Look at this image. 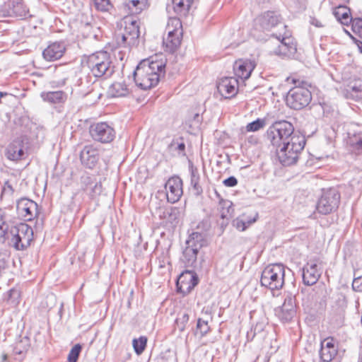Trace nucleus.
<instances>
[{
  "label": "nucleus",
  "instance_id": "6ab92c4d",
  "mask_svg": "<svg viewBox=\"0 0 362 362\" xmlns=\"http://www.w3.org/2000/svg\"><path fill=\"white\" fill-rule=\"evenodd\" d=\"M217 88L223 97L231 98L238 93V81L233 77H225L218 82Z\"/></svg>",
  "mask_w": 362,
  "mask_h": 362
},
{
  "label": "nucleus",
  "instance_id": "f03ea898",
  "mask_svg": "<svg viewBox=\"0 0 362 362\" xmlns=\"http://www.w3.org/2000/svg\"><path fill=\"white\" fill-rule=\"evenodd\" d=\"M166 59L162 55H155L143 59L133 73L137 86L147 90L156 86L164 77Z\"/></svg>",
  "mask_w": 362,
  "mask_h": 362
},
{
  "label": "nucleus",
  "instance_id": "4be33fe9",
  "mask_svg": "<svg viewBox=\"0 0 362 362\" xmlns=\"http://www.w3.org/2000/svg\"><path fill=\"white\" fill-rule=\"evenodd\" d=\"M124 23L125 25L124 30L120 31L129 38L130 42H133L134 41L139 44L140 32L137 21L132 18L125 17Z\"/></svg>",
  "mask_w": 362,
  "mask_h": 362
},
{
  "label": "nucleus",
  "instance_id": "58836bf2",
  "mask_svg": "<svg viewBox=\"0 0 362 362\" xmlns=\"http://www.w3.org/2000/svg\"><path fill=\"white\" fill-rule=\"evenodd\" d=\"M337 349L320 348V357L322 362H330L337 354Z\"/></svg>",
  "mask_w": 362,
  "mask_h": 362
},
{
  "label": "nucleus",
  "instance_id": "a211bd4d",
  "mask_svg": "<svg viewBox=\"0 0 362 362\" xmlns=\"http://www.w3.org/2000/svg\"><path fill=\"white\" fill-rule=\"evenodd\" d=\"M155 214L163 221L176 226L179 223L180 210L177 207L160 206L156 209Z\"/></svg>",
  "mask_w": 362,
  "mask_h": 362
},
{
  "label": "nucleus",
  "instance_id": "0eeeda50",
  "mask_svg": "<svg viewBox=\"0 0 362 362\" xmlns=\"http://www.w3.org/2000/svg\"><path fill=\"white\" fill-rule=\"evenodd\" d=\"M10 235L8 245L16 250H24L30 245L33 240V230L29 225L21 223L11 227Z\"/></svg>",
  "mask_w": 362,
  "mask_h": 362
},
{
  "label": "nucleus",
  "instance_id": "72a5a7b5",
  "mask_svg": "<svg viewBox=\"0 0 362 362\" xmlns=\"http://www.w3.org/2000/svg\"><path fill=\"white\" fill-rule=\"evenodd\" d=\"M30 347V339L28 337H21L13 347V352L16 355H24Z\"/></svg>",
  "mask_w": 362,
  "mask_h": 362
},
{
  "label": "nucleus",
  "instance_id": "4468645a",
  "mask_svg": "<svg viewBox=\"0 0 362 362\" xmlns=\"http://www.w3.org/2000/svg\"><path fill=\"white\" fill-rule=\"evenodd\" d=\"M16 211L19 216L25 221H30L39 214L37 203L28 198H21L17 201Z\"/></svg>",
  "mask_w": 362,
  "mask_h": 362
},
{
  "label": "nucleus",
  "instance_id": "473e14b6",
  "mask_svg": "<svg viewBox=\"0 0 362 362\" xmlns=\"http://www.w3.org/2000/svg\"><path fill=\"white\" fill-rule=\"evenodd\" d=\"M347 93L356 100H362V81L356 80L348 86Z\"/></svg>",
  "mask_w": 362,
  "mask_h": 362
},
{
  "label": "nucleus",
  "instance_id": "412c9836",
  "mask_svg": "<svg viewBox=\"0 0 362 362\" xmlns=\"http://www.w3.org/2000/svg\"><path fill=\"white\" fill-rule=\"evenodd\" d=\"M65 50L66 46L64 42H54L43 50L42 56L46 61L52 62L60 59Z\"/></svg>",
  "mask_w": 362,
  "mask_h": 362
},
{
  "label": "nucleus",
  "instance_id": "ea45409f",
  "mask_svg": "<svg viewBox=\"0 0 362 362\" xmlns=\"http://www.w3.org/2000/svg\"><path fill=\"white\" fill-rule=\"evenodd\" d=\"M147 338L146 337H140L139 339H134L132 344L136 354L139 355L144 352L146 349Z\"/></svg>",
  "mask_w": 362,
  "mask_h": 362
},
{
  "label": "nucleus",
  "instance_id": "ddd939ff",
  "mask_svg": "<svg viewBox=\"0 0 362 362\" xmlns=\"http://www.w3.org/2000/svg\"><path fill=\"white\" fill-rule=\"evenodd\" d=\"M297 303L296 296L287 293L283 305L275 310L276 315L282 322H288L296 316Z\"/></svg>",
  "mask_w": 362,
  "mask_h": 362
},
{
  "label": "nucleus",
  "instance_id": "680f3d73",
  "mask_svg": "<svg viewBox=\"0 0 362 362\" xmlns=\"http://www.w3.org/2000/svg\"><path fill=\"white\" fill-rule=\"evenodd\" d=\"M245 221H246L247 228H248L251 224H252L253 223H255L257 221V218H245Z\"/></svg>",
  "mask_w": 362,
  "mask_h": 362
},
{
  "label": "nucleus",
  "instance_id": "8fccbe9b",
  "mask_svg": "<svg viewBox=\"0 0 362 362\" xmlns=\"http://www.w3.org/2000/svg\"><path fill=\"white\" fill-rule=\"evenodd\" d=\"M81 183L83 187V190L88 192L90 186L95 183V181L89 175H83L81 177Z\"/></svg>",
  "mask_w": 362,
  "mask_h": 362
},
{
  "label": "nucleus",
  "instance_id": "49530a36",
  "mask_svg": "<svg viewBox=\"0 0 362 362\" xmlns=\"http://www.w3.org/2000/svg\"><path fill=\"white\" fill-rule=\"evenodd\" d=\"M102 185L100 182H95L90 187L88 191L86 192L91 199H95L102 192Z\"/></svg>",
  "mask_w": 362,
  "mask_h": 362
},
{
  "label": "nucleus",
  "instance_id": "4c0bfd02",
  "mask_svg": "<svg viewBox=\"0 0 362 362\" xmlns=\"http://www.w3.org/2000/svg\"><path fill=\"white\" fill-rule=\"evenodd\" d=\"M272 37H276L279 41H281L284 45L288 49V52L294 54L297 51L296 44L293 42V39L290 37H284L281 34L279 35L277 34L273 33L272 35Z\"/></svg>",
  "mask_w": 362,
  "mask_h": 362
},
{
  "label": "nucleus",
  "instance_id": "37998d69",
  "mask_svg": "<svg viewBox=\"0 0 362 362\" xmlns=\"http://www.w3.org/2000/svg\"><path fill=\"white\" fill-rule=\"evenodd\" d=\"M82 350V346L79 344H75L70 350L68 355V362H77L79 354Z\"/></svg>",
  "mask_w": 362,
  "mask_h": 362
},
{
  "label": "nucleus",
  "instance_id": "bf43d9fd",
  "mask_svg": "<svg viewBox=\"0 0 362 362\" xmlns=\"http://www.w3.org/2000/svg\"><path fill=\"white\" fill-rule=\"evenodd\" d=\"M10 228L8 224L4 219V216L0 215V231Z\"/></svg>",
  "mask_w": 362,
  "mask_h": 362
},
{
  "label": "nucleus",
  "instance_id": "c9c22d12",
  "mask_svg": "<svg viewBox=\"0 0 362 362\" xmlns=\"http://www.w3.org/2000/svg\"><path fill=\"white\" fill-rule=\"evenodd\" d=\"M221 207L220 216L222 219H229L233 213V203L229 200L221 199L219 202Z\"/></svg>",
  "mask_w": 362,
  "mask_h": 362
},
{
  "label": "nucleus",
  "instance_id": "bb28decb",
  "mask_svg": "<svg viewBox=\"0 0 362 362\" xmlns=\"http://www.w3.org/2000/svg\"><path fill=\"white\" fill-rule=\"evenodd\" d=\"M40 97L43 101L50 104L64 103L67 100V94L62 90L42 92Z\"/></svg>",
  "mask_w": 362,
  "mask_h": 362
},
{
  "label": "nucleus",
  "instance_id": "7c9ffc66",
  "mask_svg": "<svg viewBox=\"0 0 362 362\" xmlns=\"http://www.w3.org/2000/svg\"><path fill=\"white\" fill-rule=\"evenodd\" d=\"M80 32L83 38L93 40H98L100 33L99 28H93L89 23L82 24L80 28Z\"/></svg>",
  "mask_w": 362,
  "mask_h": 362
},
{
  "label": "nucleus",
  "instance_id": "20e7f679",
  "mask_svg": "<svg viewBox=\"0 0 362 362\" xmlns=\"http://www.w3.org/2000/svg\"><path fill=\"white\" fill-rule=\"evenodd\" d=\"M185 245L181 260L185 267L195 268L199 250L208 245L206 235L204 233L192 232L186 240Z\"/></svg>",
  "mask_w": 362,
  "mask_h": 362
},
{
  "label": "nucleus",
  "instance_id": "1a4fd4ad",
  "mask_svg": "<svg viewBox=\"0 0 362 362\" xmlns=\"http://www.w3.org/2000/svg\"><path fill=\"white\" fill-rule=\"evenodd\" d=\"M31 16L23 0H6L0 6V18L25 19Z\"/></svg>",
  "mask_w": 362,
  "mask_h": 362
},
{
  "label": "nucleus",
  "instance_id": "a18cd8bd",
  "mask_svg": "<svg viewBox=\"0 0 362 362\" xmlns=\"http://www.w3.org/2000/svg\"><path fill=\"white\" fill-rule=\"evenodd\" d=\"M169 148L172 151H177L179 156H185V144L183 141L180 143L173 140L169 145Z\"/></svg>",
  "mask_w": 362,
  "mask_h": 362
},
{
  "label": "nucleus",
  "instance_id": "c85d7f7f",
  "mask_svg": "<svg viewBox=\"0 0 362 362\" xmlns=\"http://www.w3.org/2000/svg\"><path fill=\"white\" fill-rule=\"evenodd\" d=\"M333 15L341 22V23L348 25L349 23L352 25V21L354 18L350 16V9L345 6H339L333 10Z\"/></svg>",
  "mask_w": 362,
  "mask_h": 362
},
{
  "label": "nucleus",
  "instance_id": "6e6d98bb",
  "mask_svg": "<svg viewBox=\"0 0 362 362\" xmlns=\"http://www.w3.org/2000/svg\"><path fill=\"white\" fill-rule=\"evenodd\" d=\"M320 348H327V349H337L334 344V338L333 337H327L325 339L321 342Z\"/></svg>",
  "mask_w": 362,
  "mask_h": 362
},
{
  "label": "nucleus",
  "instance_id": "774afa93",
  "mask_svg": "<svg viewBox=\"0 0 362 362\" xmlns=\"http://www.w3.org/2000/svg\"><path fill=\"white\" fill-rule=\"evenodd\" d=\"M91 91H92V89L88 90L85 95H87V94L90 93Z\"/></svg>",
  "mask_w": 362,
  "mask_h": 362
},
{
  "label": "nucleus",
  "instance_id": "0e129e2a",
  "mask_svg": "<svg viewBox=\"0 0 362 362\" xmlns=\"http://www.w3.org/2000/svg\"><path fill=\"white\" fill-rule=\"evenodd\" d=\"M356 44L358 47V49L359 52L362 54V41L361 40H356Z\"/></svg>",
  "mask_w": 362,
  "mask_h": 362
},
{
  "label": "nucleus",
  "instance_id": "09e8293b",
  "mask_svg": "<svg viewBox=\"0 0 362 362\" xmlns=\"http://www.w3.org/2000/svg\"><path fill=\"white\" fill-rule=\"evenodd\" d=\"M197 329L199 331L202 337L206 335L210 330L208 321L199 318L197 320Z\"/></svg>",
  "mask_w": 362,
  "mask_h": 362
},
{
  "label": "nucleus",
  "instance_id": "9b49d317",
  "mask_svg": "<svg viewBox=\"0 0 362 362\" xmlns=\"http://www.w3.org/2000/svg\"><path fill=\"white\" fill-rule=\"evenodd\" d=\"M91 138L101 144H110L115 138L116 132L112 127L107 122H97L89 127Z\"/></svg>",
  "mask_w": 362,
  "mask_h": 362
},
{
  "label": "nucleus",
  "instance_id": "4d7b16f0",
  "mask_svg": "<svg viewBox=\"0 0 362 362\" xmlns=\"http://www.w3.org/2000/svg\"><path fill=\"white\" fill-rule=\"evenodd\" d=\"M225 186L233 187L238 185V180L234 176H230L223 181Z\"/></svg>",
  "mask_w": 362,
  "mask_h": 362
},
{
  "label": "nucleus",
  "instance_id": "de8ad7c7",
  "mask_svg": "<svg viewBox=\"0 0 362 362\" xmlns=\"http://www.w3.org/2000/svg\"><path fill=\"white\" fill-rule=\"evenodd\" d=\"M352 31L359 37L362 38V18H355L354 20L352 21L351 25Z\"/></svg>",
  "mask_w": 362,
  "mask_h": 362
},
{
  "label": "nucleus",
  "instance_id": "cd10ccee",
  "mask_svg": "<svg viewBox=\"0 0 362 362\" xmlns=\"http://www.w3.org/2000/svg\"><path fill=\"white\" fill-rule=\"evenodd\" d=\"M190 171V185L192 188L194 194L196 196H200L203 193V188L200 184V174L197 167L192 164L189 165Z\"/></svg>",
  "mask_w": 362,
  "mask_h": 362
},
{
  "label": "nucleus",
  "instance_id": "7ed1b4c3",
  "mask_svg": "<svg viewBox=\"0 0 362 362\" xmlns=\"http://www.w3.org/2000/svg\"><path fill=\"white\" fill-rule=\"evenodd\" d=\"M288 82L295 85L290 89L286 98V105L293 110H302L307 107L311 100L312 95L308 86H310L307 82L293 76L287 78Z\"/></svg>",
  "mask_w": 362,
  "mask_h": 362
},
{
  "label": "nucleus",
  "instance_id": "dca6fc26",
  "mask_svg": "<svg viewBox=\"0 0 362 362\" xmlns=\"http://www.w3.org/2000/svg\"><path fill=\"white\" fill-rule=\"evenodd\" d=\"M322 273L317 261L311 259L308 261L303 268V281L305 285L313 286L319 280Z\"/></svg>",
  "mask_w": 362,
  "mask_h": 362
},
{
  "label": "nucleus",
  "instance_id": "69168bd1",
  "mask_svg": "<svg viewBox=\"0 0 362 362\" xmlns=\"http://www.w3.org/2000/svg\"><path fill=\"white\" fill-rule=\"evenodd\" d=\"M199 115L198 113L195 114L194 116V119L197 120V122H199Z\"/></svg>",
  "mask_w": 362,
  "mask_h": 362
},
{
  "label": "nucleus",
  "instance_id": "f257e3e1",
  "mask_svg": "<svg viewBox=\"0 0 362 362\" xmlns=\"http://www.w3.org/2000/svg\"><path fill=\"white\" fill-rule=\"evenodd\" d=\"M267 139L276 148L280 163L285 166L296 163L304 149L306 139L300 132H295L293 124L286 120L274 122L267 129Z\"/></svg>",
  "mask_w": 362,
  "mask_h": 362
},
{
  "label": "nucleus",
  "instance_id": "338daca9",
  "mask_svg": "<svg viewBox=\"0 0 362 362\" xmlns=\"http://www.w3.org/2000/svg\"><path fill=\"white\" fill-rule=\"evenodd\" d=\"M7 358H8L7 354H3L2 355V361L3 362L6 361L7 360Z\"/></svg>",
  "mask_w": 362,
  "mask_h": 362
},
{
  "label": "nucleus",
  "instance_id": "f8f14e48",
  "mask_svg": "<svg viewBox=\"0 0 362 362\" xmlns=\"http://www.w3.org/2000/svg\"><path fill=\"white\" fill-rule=\"evenodd\" d=\"M282 24L281 15L274 11H267L255 19V28L259 31H269L273 28Z\"/></svg>",
  "mask_w": 362,
  "mask_h": 362
},
{
  "label": "nucleus",
  "instance_id": "603ef678",
  "mask_svg": "<svg viewBox=\"0 0 362 362\" xmlns=\"http://www.w3.org/2000/svg\"><path fill=\"white\" fill-rule=\"evenodd\" d=\"M275 52L276 54L282 55V56H288L290 57L293 55L292 53L288 52V49L280 41V45L276 49Z\"/></svg>",
  "mask_w": 362,
  "mask_h": 362
},
{
  "label": "nucleus",
  "instance_id": "864d4df0",
  "mask_svg": "<svg viewBox=\"0 0 362 362\" xmlns=\"http://www.w3.org/2000/svg\"><path fill=\"white\" fill-rule=\"evenodd\" d=\"M356 276V274H354ZM352 288L355 291H362V276H355L352 282Z\"/></svg>",
  "mask_w": 362,
  "mask_h": 362
},
{
  "label": "nucleus",
  "instance_id": "a19ab883",
  "mask_svg": "<svg viewBox=\"0 0 362 362\" xmlns=\"http://www.w3.org/2000/svg\"><path fill=\"white\" fill-rule=\"evenodd\" d=\"M6 300L13 305H17L20 302L21 292L18 289L13 288L7 293Z\"/></svg>",
  "mask_w": 362,
  "mask_h": 362
},
{
  "label": "nucleus",
  "instance_id": "e2e57ef3",
  "mask_svg": "<svg viewBox=\"0 0 362 362\" xmlns=\"http://www.w3.org/2000/svg\"><path fill=\"white\" fill-rule=\"evenodd\" d=\"M263 329V325L262 324H257L254 328L255 333L256 332H260Z\"/></svg>",
  "mask_w": 362,
  "mask_h": 362
},
{
  "label": "nucleus",
  "instance_id": "3c124183",
  "mask_svg": "<svg viewBox=\"0 0 362 362\" xmlns=\"http://www.w3.org/2000/svg\"><path fill=\"white\" fill-rule=\"evenodd\" d=\"M233 224L235 226V228L240 231H243L246 228H247L246 226L245 218L244 216L235 220Z\"/></svg>",
  "mask_w": 362,
  "mask_h": 362
},
{
  "label": "nucleus",
  "instance_id": "f704fd0d",
  "mask_svg": "<svg viewBox=\"0 0 362 362\" xmlns=\"http://www.w3.org/2000/svg\"><path fill=\"white\" fill-rule=\"evenodd\" d=\"M115 42L117 47L132 48V47L138 45L134 41L133 42L129 40V38L124 35L120 30L115 34Z\"/></svg>",
  "mask_w": 362,
  "mask_h": 362
},
{
  "label": "nucleus",
  "instance_id": "2f4dec72",
  "mask_svg": "<svg viewBox=\"0 0 362 362\" xmlns=\"http://www.w3.org/2000/svg\"><path fill=\"white\" fill-rule=\"evenodd\" d=\"M348 144L353 153L356 155H362V132H359L350 136Z\"/></svg>",
  "mask_w": 362,
  "mask_h": 362
},
{
  "label": "nucleus",
  "instance_id": "393cba45",
  "mask_svg": "<svg viewBox=\"0 0 362 362\" xmlns=\"http://www.w3.org/2000/svg\"><path fill=\"white\" fill-rule=\"evenodd\" d=\"M194 0H172L173 9L176 18L187 17L189 13Z\"/></svg>",
  "mask_w": 362,
  "mask_h": 362
},
{
  "label": "nucleus",
  "instance_id": "f3484780",
  "mask_svg": "<svg viewBox=\"0 0 362 362\" xmlns=\"http://www.w3.org/2000/svg\"><path fill=\"white\" fill-rule=\"evenodd\" d=\"M165 189L168 202L172 204L178 202L183 193L182 179L178 176L170 177L165 184Z\"/></svg>",
  "mask_w": 362,
  "mask_h": 362
},
{
  "label": "nucleus",
  "instance_id": "c756f323",
  "mask_svg": "<svg viewBox=\"0 0 362 362\" xmlns=\"http://www.w3.org/2000/svg\"><path fill=\"white\" fill-rule=\"evenodd\" d=\"M129 89L124 83L115 82L108 89V95L111 98L124 97L128 95Z\"/></svg>",
  "mask_w": 362,
  "mask_h": 362
},
{
  "label": "nucleus",
  "instance_id": "5701e85b",
  "mask_svg": "<svg viewBox=\"0 0 362 362\" xmlns=\"http://www.w3.org/2000/svg\"><path fill=\"white\" fill-rule=\"evenodd\" d=\"M148 6V0H125L122 8L127 15H136L147 8Z\"/></svg>",
  "mask_w": 362,
  "mask_h": 362
},
{
  "label": "nucleus",
  "instance_id": "79ce46f5",
  "mask_svg": "<svg viewBox=\"0 0 362 362\" xmlns=\"http://www.w3.org/2000/svg\"><path fill=\"white\" fill-rule=\"evenodd\" d=\"M189 315L187 313L179 314L178 317L175 320L176 327L180 332L185 329L186 325L189 322Z\"/></svg>",
  "mask_w": 362,
  "mask_h": 362
},
{
  "label": "nucleus",
  "instance_id": "6e6552de",
  "mask_svg": "<svg viewBox=\"0 0 362 362\" xmlns=\"http://www.w3.org/2000/svg\"><path fill=\"white\" fill-rule=\"evenodd\" d=\"M174 28L171 29L170 23H168L167 30L168 33L166 37L163 38V44L165 51L169 53H174L180 47L182 39V22L180 19L173 18L170 19Z\"/></svg>",
  "mask_w": 362,
  "mask_h": 362
},
{
  "label": "nucleus",
  "instance_id": "052dcab7",
  "mask_svg": "<svg viewBox=\"0 0 362 362\" xmlns=\"http://www.w3.org/2000/svg\"><path fill=\"white\" fill-rule=\"evenodd\" d=\"M311 24L312 25H314L315 27L317 28H321L322 27V24L321 23L320 21H319L316 18H313L310 21Z\"/></svg>",
  "mask_w": 362,
  "mask_h": 362
},
{
  "label": "nucleus",
  "instance_id": "13d9d810",
  "mask_svg": "<svg viewBox=\"0 0 362 362\" xmlns=\"http://www.w3.org/2000/svg\"><path fill=\"white\" fill-rule=\"evenodd\" d=\"M10 239V228L4 230L3 231H0V241L1 242V243H5L6 240H8L9 242Z\"/></svg>",
  "mask_w": 362,
  "mask_h": 362
},
{
  "label": "nucleus",
  "instance_id": "2eb2a0df",
  "mask_svg": "<svg viewBox=\"0 0 362 362\" xmlns=\"http://www.w3.org/2000/svg\"><path fill=\"white\" fill-rule=\"evenodd\" d=\"M199 278L197 274L190 270L183 272L178 277L176 286L177 291L183 295H187L198 284Z\"/></svg>",
  "mask_w": 362,
  "mask_h": 362
},
{
  "label": "nucleus",
  "instance_id": "b1692460",
  "mask_svg": "<svg viewBox=\"0 0 362 362\" xmlns=\"http://www.w3.org/2000/svg\"><path fill=\"white\" fill-rule=\"evenodd\" d=\"M255 65L250 61L242 59L237 60L233 65L235 75L241 79H247L253 69Z\"/></svg>",
  "mask_w": 362,
  "mask_h": 362
},
{
  "label": "nucleus",
  "instance_id": "aec40b11",
  "mask_svg": "<svg viewBox=\"0 0 362 362\" xmlns=\"http://www.w3.org/2000/svg\"><path fill=\"white\" fill-rule=\"evenodd\" d=\"M99 158V151L93 145L85 146L80 153V160L82 165L89 169L95 168Z\"/></svg>",
  "mask_w": 362,
  "mask_h": 362
},
{
  "label": "nucleus",
  "instance_id": "39448f33",
  "mask_svg": "<svg viewBox=\"0 0 362 362\" xmlns=\"http://www.w3.org/2000/svg\"><path fill=\"white\" fill-rule=\"evenodd\" d=\"M86 64L90 73L95 78L110 77L115 72L110 54L106 51H100L88 56Z\"/></svg>",
  "mask_w": 362,
  "mask_h": 362
},
{
  "label": "nucleus",
  "instance_id": "e433bc0d",
  "mask_svg": "<svg viewBox=\"0 0 362 362\" xmlns=\"http://www.w3.org/2000/svg\"><path fill=\"white\" fill-rule=\"evenodd\" d=\"M94 6L98 11L113 13L115 7L110 0H93Z\"/></svg>",
  "mask_w": 362,
  "mask_h": 362
},
{
  "label": "nucleus",
  "instance_id": "9d476101",
  "mask_svg": "<svg viewBox=\"0 0 362 362\" xmlns=\"http://www.w3.org/2000/svg\"><path fill=\"white\" fill-rule=\"evenodd\" d=\"M340 198L339 192L334 188L324 191L317 204V211L324 215L331 214L338 209Z\"/></svg>",
  "mask_w": 362,
  "mask_h": 362
},
{
  "label": "nucleus",
  "instance_id": "c03bdc74",
  "mask_svg": "<svg viewBox=\"0 0 362 362\" xmlns=\"http://www.w3.org/2000/svg\"><path fill=\"white\" fill-rule=\"evenodd\" d=\"M266 125V121L264 119H257L256 120L249 123L247 127V131L248 132H257L262 129Z\"/></svg>",
  "mask_w": 362,
  "mask_h": 362
},
{
  "label": "nucleus",
  "instance_id": "423d86ee",
  "mask_svg": "<svg viewBox=\"0 0 362 362\" xmlns=\"http://www.w3.org/2000/svg\"><path fill=\"white\" fill-rule=\"evenodd\" d=\"M285 268L281 264H269L262 272L260 284L271 291L280 290L284 284Z\"/></svg>",
  "mask_w": 362,
  "mask_h": 362
},
{
  "label": "nucleus",
  "instance_id": "5fc2aeb1",
  "mask_svg": "<svg viewBox=\"0 0 362 362\" xmlns=\"http://www.w3.org/2000/svg\"><path fill=\"white\" fill-rule=\"evenodd\" d=\"M13 192H14V189H13L12 185L9 183V182L8 181L5 182L3 189H2V191H1V196L2 195L11 196L13 194Z\"/></svg>",
  "mask_w": 362,
  "mask_h": 362
},
{
  "label": "nucleus",
  "instance_id": "a878e982",
  "mask_svg": "<svg viewBox=\"0 0 362 362\" xmlns=\"http://www.w3.org/2000/svg\"><path fill=\"white\" fill-rule=\"evenodd\" d=\"M22 141H14L11 143L6 149V158L13 161H18L22 159L24 156Z\"/></svg>",
  "mask_w": 362,
  "mask_h": 362
}]
</instances>
